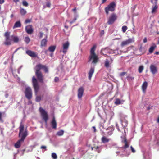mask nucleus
Here are the masks:
<instances>
[{
    "instance_id": "nucleus-1",
    "label": "nucleus",
    "mask_w": 159,
    "mask_h": 159,
    "mask_svg": "<svg viewBox=\"0 0 159 159\" xmlns=\"http://www.w3.org/2000/svg\"><path fill=\"white\" fill-rule=\"evenodd\" d=\"M41 69H43L45 73L48 72V70L47 67L46 66L41 64H37L35 67V75L39 81L41 83H43L44 76L41 71Z\"/></svg>"
},
{
    "instance_id": "nucleus-2",
    "label": "nucleus",
    "mask_w": 159,
    "mask_h": 159,
    "mask_svg": "<svg viewBox=\"0 0 159 159\" xmlns=\"http://www.w3.org/2000/svg\"><path fill=\"white\" fill-rule=\"evenodd\" d=\"M96 45H94L91 48L90 55L89 57V61H91L92 63L96 64L98 61L99 58L98 56L95 53V50L96 48Z\"/></svg>"
},
{
    "instance_id": "nucleus-3",
    "label": "nucleus",
    "mask_w": 159,
    "mask_h": 159,
    "mask_svg": "<svg viewBox=\"0 0 159 159\" xmlns=\"http://www.w3.org/2000/svg\"><path fill=\"white\" fill-rule=\"evenodd\" d=\"M28 135V132L27 130H25L24 133L23 134L22 136L20 137V139L16 142L15 144V147L16 148H19L21 145V143L24 142L25 139Z\"/></svg>"
},
{
    "instance_id": "nucleus-4",
    "label": "nucleus",
    "mask_w": 159,
    "mask_h": 159,
    "mask_svg": "<svg viewBox=\"0 0 159 159\" xmlns=\"http://www.w3.org/2000/svg\"><path fill=\"white\" fill-rule=\"evenodd\" d=\"M116 7V3L113 2L110 3L108 6L105 7V11L107 15H108L109 11L113 12L115 9Z\"/></svg>"
},
{
    "instance_id": "nucleus-5",
    "label": "nucleus",
    "mask_w": 159,
    "mask_h": 159,
    "mask_svg": "<svg viewBox=\"0 0 159 159\" xmlns=\"http://www.w3.org/2000/svg\"><path fill=\"white\" fill-rule=\"evenodd\" d=\"M39 111L43 119L46 124L48 119V116L47 112L41 107L39 108Z\"/></svg>"
},
{
    "instance_id": "nucleus-6",
    "label": "nucleus",
    "mask_w": 159,
    "mask_h": 159,
    "mask_svg": "<svg viewBox=\"0 0 159 159\" xmlns=\"http://www.w3.org/2000/svg\"><path fill=\"white\" fill-rule=\"evenodd\" d=\"M32 82L35 93L37 95L39 89V87L37 80L34 76L32 77Z\"/></svg>"
},
{
    "instance_id": "nucleus-7",
    "label": "nucleus",
    "mask_w": 159,
    "mask_h": 159,
    "mask_svg": "<svg viewBox=\"0 0 159 159\" xmlns=\"http://www.w3.org/2000/svg\"><path fill=\"white\" fill-rule=\"evenodd\" d=\"M117 19V16L115 13L111 14L108 19L107 23L109 25L113 24Z\"/></svg>"
},
{
    "instance_id": "nucleus-8",
    "label": "nucleus",
    "mask_w": 159,
    "mask_h": 159,
    "mask_svg": "<svg viewBox=\"0 0 159 159\" xmlns=\"http://www.w3.org/2000/svg\"><path fill=\"white\" fill-rule=\"evenodd\" d=\"M25 97L28 99L30 100L32 98V92L30 88L28 87L25 89Z\"/></svg>"
},
{
    "instance_id": "nucleus-9",
    "label": "nucleus",
    "mask_w": 159,
    "mask_h": 159,
    "mask_svg": "<svg viewBox=\"0 0 159 159\" xmlns=\"http://www.w3.org/2000/svg\"><path fill=\"white\" fill-rule=\"evenodd\" d=\"M134 42L133 39L129 38L127 40L123 41L121 43L120 46L122 47H123Z\"/></svg>"
},
{
    "instance_id": "nucleus-10",
    "label": "nucleus",
    "mask_w": 159,
    "mask_h": 159,
    "mask_svg": "<svg viewBox=\"0 0 159 159\" xmlns=\"http://www.w3.org/2000/svg\"><path fill=\"white\" fill-rule=\"evenodd\" d=\"M84 89L83 87H80L78 89V97L79 98H81L83 95Z\"/></svg>"
},
{
    "instance_id": "nucleus-11",
    "label": "nucleus",
    "mask_w": 159,
    "mask_h": 159,
    "mask_svg": "<svg viewBox=\"0 0 159 159\" xmlns=\"http://www.w3.org/2000/svg\"><path fill=\"white\" fill-rule=\"evenodd\" d=\"M69 46V43L67 41L63 44L62 47L63 48V52L65 54L67 52V50Z\"/></svg>"
},
{
    "instance_id": "nucleus-12",
    "label": "nucleus",
    "mask_w": 159,
    "mask_h": 159,
    "mask_svg": "<svg viewBox=\"0 0 159 159\" xmlns=\"http://www.w3.org/2000/svg\"><path fill=\"white\" fill-rule=\"evenodd\" d=\"M19 137H21L24 132L22 133L24 129V125L22 124V122L20 123V126L19 127Z\"/></svg>"
},
{
    "instance_id": "nucleus-13",
    "label": "nucleus",
    "mask_w": 159,
    "mask_h": 159,
    "mask_svg": "<svg viewBox=\"0 0 159 159\" xmlns=\"http://www.w3.org/2000/svg\"><path fill=\"white\" fill-rule=\"evenodd\" d=\"M25 30L26 32L29 34H31L33 32V30L31 25H29L26 26Z\"/></svg>"
},
{
    "instance_id": "nucleus-14",
    "label": "nucleus",
    "mask_w": 159,
    "mask_h": 159,
    "mask_svg": "<svg viewBox=\"0 0 159 159\" xmlns=\"http://www.w3.org/2000/svg\"><path fill=\"white\" fill-rule=\"evenodd\" d=\"M110 60L111 62L108 59H106L104 62V66L106 68H108L110 67V65L112 63L113 60L111 58H110Z\"/></svg>"
},
{
    "instance_id": "nucleus-15",
    "label": "nucleus",
    "mask_w": 159,
    "mask_h": 159,
    "mask_svg": "<svg viewBox=\"0 0 159 159\" xmlns=\"http://www.w3.org/2000/svg\"><path fill=\"white\" fill-rule=\"evenodd\" d=\"M26 52L28 55L32 57H35L37 56V54L35 52L30 50H27Z\"/></svg>"
},
{
    "instance_id": "nucleus-16",
    "label": "nucleus",
    "mask_w": 159,
    "mask_h": 159,
    "mask_svg": "<svg viewBox=\"0 0 159 159\" xmlns=\"http://www.w3.org/2000/svg\"><path fill=\"white\" fill-rule=\"evenodd\" d=\"M150 69L151 71L152 74H154L157 72V67L153 65H151L150 66Z\"/></svg>"
},
{
    "instance_id": "nucleus-17",
    "label": "nucleus",
    "mask_w": 159,
    "mask_h": 159,
    "mask_svg": "<svg viewBox=\"0 0 159 159\" xmlns=\"http://www.w3.org/2000/svg\"><path fill=\"white\" fill-rule=\"evenodd\" d=\"M51 125L53 129H55L57 127V123L55 119V118L53 117L51 122Z\"/></svg>"
},
{
    "instance_id": "nucleus-18",
    "label": "nucleus",
    "mask_w": 159,
    "mask_h": 159,
    "mask_svg": "<svg viewBox=\"0 0 159 159\" xmlns=\"http://www.w3.org/2000/svg\"><path fill=\"white\" fill-rule=\"evenodd\" d=\"M94 68L93 67H91L90 70L88 74H89V80H90L91 79L92 76L93 75V74L94 73Z\"/></svg>"
},
{
    "instance_id": "nucleus-19",
    "label": "nucleus",
    "mask_w": 159,
    "mask_h": 159,
    "mask_svg": "<svg viewBox=\"0 0 159 159\" xmlns=\"http://www.w3.org/2000/svg\"><path fill=\"white\" fill-rule=\"evenodd\" d=\"M122 142L124 143L125 144V145L124 146V148L125 149H126L128 148L129 146V145L128 144L127 142V139L125 138H124L123 140H122Z\"/></svg>"
},
{
    "instance_id": "nucleus-20",
    "label": "nucleus",
    "mask_w": 159,
    "mask_h": 159,
    "mask_svg": "<svg viewBox=\"0 0 159 159\" xmlns=\"http://www.w3.org/2000/svg\"><path fill=\"white\" fill-rule=\"evenodd\" d=\"M148 86V83L147 82L145 81L143 83L142 86V90L143 92H145L146 91V89Z\"/></svg>"
},
{
    "instance_id": "nucleus-21",
    "label": "nucleus",
    "mask_w": 159,
    "mask_h": 159,
    "mask_svg": "<svg viewBox=\"0 0 159 159\" xmlns=\"http://www.w3.org/2000/svg\"><path fill=\"white\" fill-rule=\"evenodd\" d=\"M5 42L4 43V44L7 45H10L11 44V40L10 39V37L6 38Z\"/></svg>"
},
{
    "instance_id": "nucleus-22",
    "label": "nucleus",
    "mask_w": 159,
    "mask_h": 159,
    "mask_svg": "<svg viewBox=\"0 0 159 159\" xmlns=\"http://www.w3.org/2000/svg\"><path fill=\"white\" fill-rule=\"evenodd\" d=\"M21 26V24L20 21H16L14 24L13 26V29L18 27H20Z\"/></svg>"
},
{
    "instance_id": "nucleus-23",
    "label": "nucleus",
    "mask_w": 159,
    "mask_h": 159,
    "mask_svg": "<svg viewBox=\"0 0 159 159\" xmlns=\"http://www.w3.org/2000/svg\"><path fill=\"white\" fill-rule=\"evenodd\" d=\"M110 140V139L107 138L105 136H103L101 139L102 142L104 143L108 142Z\"/></svg>"
},
{
    "instance_id": "nucleus-24",
    "label": "nucleus",
    "mask_w": 159,
    "mask_h": 159,
    "mask_svg": "<svg viewBox=\"0 0 159 159\" xmlns=\"http://www.w3.org/2000/svg\"><path fill=\"white\" fill-rule=\"evenodd\" d=\"M139 50L140 52V54H142L146 52V50L144 47H143L141 45L139 48Z\"/></svg>"
},
{
    "instance_id": "nucleus-25",
    "label": "nucleus",
    "mask_w": 159,
    "mask_h": 159,
    "mask_svg": "<svg viewBox=\"0 0 159 159\" xmlns=\"http://www.w3.org/2000/svg\"><path fill=\"white\" fill-rule=\"evenodd\" d=\"M11 38L14 42L17 43L19 42V39L18 37L12 35L11 36Z\"/></svg>"
},
{
    "instance_id": "nucleus-26",
    "label": "nucleus",
    "mask_w": 159,
    "mask_h": 159,
    "mask_svg": "<svg viewBox=\"0 0 159 159\" xmlns=\"http://www.w3.org/2000/svg\"><path fill=\"white\" fill-rule=\"evenodd\" d=\"M156 47V45L155 44H154L153 45L151 46L149 49V53H152Z\"/></svg>"
},
{
    "instance_id": "nucleus-27",
    "label": "nucleus",
    "mask_w": 159,
    "mask_h": 159,
    "mask_svg": "<svg viewBox=\"0 0 159 159\" xmlns=\"http://www.w3.org/2000/svg\"><path fill=\"white\" fill-rule=\"evenodd\" d=\"M102 149V148L101 146H95L94 150L95 151H97L98 153L100 152L101 151Z\"/></svg>"
},
{
    "instance_id": "nucleus-28",
    "label": "nucleus",
    "mask_w": 159,
    "mask_h": 159,
    "mask_svg": "<svg viewBox=\"0 0 159 159\" xmlns=\"http://www.w3.org/2000/svg\"><path fill=\"white\" fill-rule=\"evenodd\" d=\"M47 40L46 39H43L41 42V46H45L47 43Z\"/></svg>"
},
{
    "instance_id": "nucleus-29",
    "label": "nucleus",
    "mask_w": 159,
    "mask_h": 159,
    "mask_svg": "<svg viewBox=\"0 0 159 159\" xmlns=\"http://www.w3.org/2000/svg\"><path fill=\"white\" fill-rule=\"evenodd\" d=\"M158 8L157 5H154L152 6V12L153 13L156 12L157 9Z\"/></svg>"
},
{
    "instance_id": "nucleus-30",
    "label": "nucleus",
    "mask_w": 159,
    "mask_h": 159,
    "mask_svg": "<svg viewBox=\"0 0 159 159\" xmlns=\"http://www.w3.org/2000/svg\"><path fill=\"white\" fill-rule=\"evenodd\" d=\"M106 49V48L102 49L101 51V54L105 57H107L108 56L106 54V53L104 52Z\"/></svg>"
},
{
    "instance_id": "nucleus-31",
    "label": "nucleus",
    "mask_w": 159,
    "mask_h": 159,
    "mask_svg": "<svg viewBox=\"0 0 159 159\" xmlns=\"http://www.w3.org/2000/svg\"><path fill=\"white\" fill-rule=\"evenodd\" d=\"M56 48L55 46H51L49 47L48 50L51 52H53Z\"/></svg>"
},
{
    "instance_id": "nucleus-32",
    "label": "nucleus",
    "mask_w": 159,
    "mask_h": 159,
    "mask_svg": "<svg viewBox=\"0 0 159 159\" xmlns=\"http://www.w3.org/2000/svg\"><path fill=\"white\" fill-rule=\"evenodd\" d=\"M27 13L25 10L23 8H21L20 9V13L22 16H24Z\"/></svg>"
},
{
    "instance_id": "nucleus-33",
    "label": "nucleus",
    "mask_w": 159,
    "mask_h": 159,
    "mask_svg": "<svg viewBox=\"0 0 159 159\" xmlns=\"http://www.w3.org/2000/svg\"><path fill=\"white\" fill-rule=\"evenodd\" d=\"M64 133V131L63 130H61L57 132L56 134L58 136H61Z\"/></svg>"
},
{
    "instance_id": "nucleus-34",
    "label": "nucleus",
    "mask_w": 159,
    "mask_h": 159,
    "mask_svg": "<svg viewBox=\"0 0 159 159\" xmlns=\"http://www.w3.org/2000/svg\"><path fill=\"white\" fill-rule=\"evenodd\" d=\"M144 69L143 66H139L138 68V72L139 73H141Z\"/></svg>"
},
{
    "instance_id": "nucleus-35",
    "label": "nucleus",
    "mask_w": 159,
    "mask_h": 159,
    "mask_svg": "<svg viewBox=\"0 0 159 159\" xmlns=\"http://www.w3.org/2000/svg\"><path fill=\"white\" fill-rule=\"evenodd\" d=\"M126 78L129 81H131L134 80V77L129 75L126 77Z\"/></svg>"
},
{
    "instance_id": "nucleus-36",
    "label": "nucleus",
    "mask_w": 159,
    "mask_h": 159,
    "mask_svg": "<svg viewBox=\"0 0 159 159\" xmlns=\"http://www.w3.org/2000/svg\"><path fill=\"white\" fill-rule=\"evenodd\" d=\"M115 103L116 105L120 104L121 103L120 100L118 98L116 99Z\"/></svg>"
},
{
    "instance_id": "nucleus-37",
    "label": "nucleus",
    "mask_w": 159,
    "mask_h": 159,
    "mask_svg": "<svg viewBox=\"0 0 159 159\" xmlns=\"http://www.w3.org/2000/svg\"><path fill=\"white\" fill-rule=\"evenodd\" d=\"M24 41L27 44H28L30 42V40L29 37H26L25 38Z\"/></svg>"
},
{
    "instance_id": "nucleus-38",
    "label": "nucleus",
    "mask_w": 159,
    "mask_h": 159,
    "mask_svg": "<svg viewBox=\"0 0 159 159\" xmlns=\"http://www.w3.org/2000/svg\"><path fill=\"white\" fill-rule=\"evenodd\" d=\"M128 28L126 26H123L122 27V30L123 32V33H125L126 31V30Z\"/></svg>"
},
{
    "instance_id": "nucleus-39",
    "label": "nucleus",
    "mask_w": 159,
    "mask_h": 159,
    "mask_svg": "<svg viewBox=\"0 0 159 159\" xmlns=\"http://www.w3.org/2000/svg\"><path fill=\"white\" fill-rule=\"evenodd\" d=\"M23 5L25 7H27L28 6V3L25 0L23 1L22 2Z\"/></svg>"
},
{
    "instance_id": "nucleus-40",
    "label": "nucleus",
    "mask_w": 159,
    "mask_h": 159,
    "mask_svg": "<svg viewBox=\"0 0 159 159\" xmlns=\"http://www.w3.org/2000/svg\"><path fill=\"white\" fill-rule=\"evenodd\" d=\"M52 157L53 159H57V155L55 153H52Z\"/></svg>"
},
{
    "instance_id": "nucleus-41",
    "label": "nucleus",
    "mask_w": 159,
    "mask_h": 159,
    "mask_svg": "<svg viewBox=\"0 0 159 159\" xmlns=\"http://www.w3.org/2000/svg\"><path fill=\"white\" fill-rule=\"evenodd\" d=\"M127 73L126 72H122L119 75L121 78H122Z\"/></svg>"
},
{
    "instance_id": "nucleus-42",
    "label": "nucleus",
    "mask_w": 159,
    "mask_h": 159,
    "mask_svg": "<svg viewBox=\"0 0 159 159\" xmlns=\"http://www.w3.org/2000/svg\"><path fill=\"white\" fill-rule=\"evenodd\" d=\"M10 33L8 32H5L4 34V36L5 38L10 37Z\"/></svg>"
},
{
    "instance_id": "nucleus-43",
    "label": "nucleus",
    "mask_w": 159,
    "mask_h": 159,
    "mask_svg": "<svg viewBox=\"0 0 159 159\" xmlns=\"http://www.w3.org/2000/svg\"><path fill=\"white\" fill-rule=\"evenodd\" d=\"M41 98L40 96H37L36 98V102H39L41 101Z\"/></svg>"
},
{
    "instance_id": "nucleus-44",
    "label": "nucleus",
    "mask_w": 159,
    "mask_h": 159,
    "mask_svg": "<svg viewBox=\"0 0 159 159\" xmlns=\"http://www.w3.org/2000/svg\"><path fill=\"white\" fill-rule=\"evenodd\" d=\"M157 0H151V2L154 5H157Z\"/></svg>"
},
{
    "instance_id": "nucleus-45",
    "label": "nucleus",
    "mask_w": 159,
    "mask_h": 159,
    "mask_svg": "<svg viewBox=\"0 0 159 159\" xmlns=\"http://www.w3.org/2000/svg\"><path fill=\"white\" fill-rule=\"evenodd\" d=\"M130 148L131 150L132 151V152L133 153H135V150L134 149V148L132 146H130Z\"/></svg>"
},
{
    "instance_id": "nucleus-46",
    "label": "nucleus",
    "mask_w": 159,
    "mask_h": 159,
    "mask_svg": "<svg viewBox=\"0 0 159 159\" xmlns=\"http://www.w3.org/2000/svg\"><path fill=\"white\" fill-rule=\"evenodd\" d=\"M59 78L58 77H56L54 79V81L56 82H57L59 81Z\"/></svg>"
},
{
    "instance_id": "nucleus-47",
    "label": "nucleus",
    "mask_w": 159,
    "mask_h": 159,
    "mask_svg": "<svg viewBox=\"0 0 159 159\" xmlns=\"http://www.w3.org/2000/svg\"><path fill=\"white\" fill-rule=\"evenodd\" d=\"M113 131L111 130L107 132V135L109 136L111 135L112 134Z\"/></svg>"
},
{
    "instance_id": "nucleus-48",
    "label": "nucleus",
    "mask_w": 159,
    "mask_h": 159,
    "mask_svg": "<svg viewBox=\"0 0 159 159\" xmlns=\"http://www.w3.org/2000/svg\"><path fill=\"white\" fill-rule=\"evenodd\" d=\"M31 21V20L29 19H27L25 20V23L27 24L29 23Z\"/></svg>"
},
{
    "instance_id": "nucleus-49",
    "label": "nucleus",
    "mask_w": 159,
    "mask_h": 159,
    "mask_svg": "<svg viewBox=\"0 0 159 159\" xmlns=\"http://www.w3.org/2000/svg\"><path fill=\"white\" fill-rule=\"evenodd\" d=\"M46 5L47 7H50L51 6V3L50 2H48L46 3Z\"/></svg>"
},
{
    "instance_id": "nucleus-50",
    "label": "nucleus",
    "mask_w": 159,
    "mask_h": 159,
    "mask_svg": "<svg viewBox=\"0 0 159 159\" xmlns=\"http://www.w3.org/2000/svg\"><path fill=\"white\" fill-rule=\"evenodd\" d=\"M41 148L42 149H45L46 150V147L45 146H42L41 147Z\"/></svg>"
},
{
    "instance_id": "nucleus-51",
    "label": "nucleus",
    "mask_w": 159,
    "mask_h": 159,
    "mask_svg": "<svg viewBox=\"0 0 159 159\" xmlns=\"http://www.w3.org/2000/svg\"><path fill=\"white\" fill-rule=\"evenodd\" d=\"M43 33L42 32H40V36H39L40 38H42L43 37Z\"/></svg>"
},
{
    "instance_id": "nucleus-52",
    "label": "nucleus",
    "mask_w": 159,
    "mask_h": 159,
    "mask_svg": "<svg viewBox=\"0 0 159 159\" xmlns=\"http://www.w3.org/2000/svg\"><path fill=\"white\" fill-rule=\"evenodd\" d=\"M116 127L117 129L118 130V131H120L119 129V126H118V124H116Z\"/></svg>"
},
{
    "instance_id": "nucleus-53",
    "label": "nucleus",
    "mask_w": 159,
    "mask_h": 159,
    "mask_svg": "<svg viewBox=\"0 0 159 159\" xmlns=\"http://www.w3.org/2000/svg\"><path fill=\"white\" fill-rule=\"evenodd\" d=\"M147 42V39L146 38H145L143 40V42L144 43H145Z\"/></svg>"
},
{
    "instance_id": "nucleus-54",
    "label": "nucleus",
    "mask_w": 159,
    "mask_h": 159,
    "mask_svg": "<svg viewBox=\"0 0 159 159\" xmlns=\"http://www.w3.org/2000/svg\"><path fill=\"white\" fill-rule=\"evenodd\" d=\"M104 30H102L101 31V32L100 34L101 35H103V34H104Z\"/></svg>"
},
{
    "instance_id": "nucleus-55",
    "label": "nucleus",
    "mask_w": 159,
    "mask_h": 159,
    "mask_svg": "<svg viewBox=\"0 0 159 159\" xmlns=\"http://www.w3.org/2000/svg\"><path fill=\"white\" fill-rule=\"evenodd\" d=\"M76 10V7H75L74 8H73L72 9V11L75 12Z\"/></svg>"
},
{
    "instance_id": "nucleus-56",
    "label": "nucleus",
    "mask_w": 159,
    "mask_h": 159,
    "mask_svg": "<svg viewBox=\"0 0 159 159\" xmlns=\"http://www.w3.org/2000/svg\"><path fill=\"white\" fill-rule=\"evenodd\" d=\"M2 113L0 112V121L2 120Z\"/></svg>"
},
{
    "instance_id": "nucleus-57",
    "label": "nucleus",
    "mask_w": 159,
    "mask_h": 159,
    "mask_svg": "<svg viewBox=\"0 0 159 159\" xmlns=\"http://www.w3.org/2000/svg\"><path fill=\"white\" fill-rule=\"evenodd\" d=\"M9 94L8 93L5 94V96L6 98H7L8 97Z\"/></svg>"
},
{
    "instance_id": "nucleus-58",
    "label": "nucleus",
    "mask_w": 159,
    "mask_h": 159,
    "mask_svg": "<svg viewBox=\"0 0 159 159\" xmlns=\"http://www.w3.org/2000/svg\"><path fill=\"white\" fill-rule=\"evenodd\" d=\"M157 122L158 123H159V115L158 116V117L157 119Z\"/></svg>"
},
{
    "instance_id": "nucleus-59",
    "label": "nucleus",
    "mask_w": 159,
    "mask_h": 159,
    "mask_svg": "<svg viewBox=\"0 0 159 159\" xmlns=\"http://www.w3.org/2000/svg\"><path fill=\"white\" fill-rule=\"evenodd\" d=\"M20 48H17V49H16V50L14 51V53H15V52H16L17 51V50H18Z\"/></svg>"
},
{
    "instance_id": "nucleus-60",
    "label": "nucleus",
    "mask_w": 159,
    "mask_h": 159,
    "mask_svg": "<svg viewBox=\"0 0 159 159\" xmlns=\"http://www.w3.org/2000/svg\"><path fill=\"white\" fill-rule=\"evenodd\" d=\"M16 3L17 2H19V0H13Z\"/></svg>"
},
{
    "instance_id": "nucleus-61",
    "label": "nucleus",
    "mask_w": 159,
    "mask_h": 159,
    "mask_svg": "<svg viewBox=\"0 0 159 159\" xmlns=\"http://www.w3.org/2000/svg\"><path fill=\"white\" fill-rule=\"evenodd\" d=\"M155 54L157 55H159V52H156Z\"/></svg>"
},
{
    "instance_id": "nucleus-62",
    "label": "nucleus",
    "mask_w": 159,
    "mask_h": 159,
    "mask_svg": "<svg viewBox=\"0 0 159 159\" xmlns=\"http://www.w3.org/2000/svg\"><path fill=\"white\" fill-rule=\"evenodd\" d=\"M107 0H102V3H104Z\"/></svg>"
},
{
    "instance_id": "nucleus-63",
    "label": "nucleus",
    "mask_w": 159,
    "mask_h": 159,
    "mask_svg": "<svg viewBox=\"0 0 159 159\" xmlns=\"http://www.w3.org/2000/svg\"><path fill=\"white\" fill-rule=\"evenodd\" d=\"M92 128L93 129H94V132H96V128H95V127L93 126L92 127Z\"/></svg>"
},
{
    "instance_id": "nucleus-64",
    "label": "nucleus",
    "mask_w": 159,
    "mask_h": 159,
    "mask_svg": "<svg viewBox=\"0 0 159 159\" xmlns=\"http://www.w3.org/2000/svg\"><path fill=\"white\" fill-rule=\"evenodd\" d=\"M74 22L73 20L72 21H71L70 22V24H72L73 23H74Z\"/></svg>"
}]
</instances>
